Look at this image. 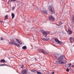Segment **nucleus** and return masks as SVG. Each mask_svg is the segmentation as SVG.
<instances>
[{"mask_svg": "<svg viewBox=\"0 0 74 74\" xmlns=\"http://www.w3.org/2000/svg\"><path fill=\"white\" fill-rule=\"evenodd\" d=\"M49 20H55V18L52 16H49Z\"/></svg>", "mask_w": 74, "mask_h": 74, "instance_id": "7", "label": "nucleus"}, {"mask_svg": "<svg viewBox=\"0 0 74 74\" xmlns=\"http://www.w3.org/2000/svg\"><path fill=\"white\" fill-rule=\"evenodd\" d=\"M38 50H39V52L42 53H45V51L44 49H38Z\"/></svg>", "mask_w": 74, "mask_h": 74, "instance_id": "4", "label": "nucleus"}, {"mask_svg": "<svg viewBox=\"0 0 74 74\" xmlns=\"http://www.w3.org/2000/svg\"><path fill=\"white\" fill-rule=\"evenodd\" d=\"M63 56L61 55L58 58V60L59 61H58V64H64V59H63Z\"/></svg>", "mask_w": 74, "mask_h": 74, "instance_id": "2", "label": "nucleus"}, {"mask_svg": "<svg viewBox=\"0 0 74 74\" xmlns=\"http://www.w3.org/2000/svg\"><path fill=\"white\" fill-rule=\"evenodd\" d=\"M7 66V65H6V64H1L0 65V66Z\"/></svg>", "mask_w": 74, "mask_h": 74, "instance_id": "23", "label": "nucleus"}, {"mask_svg": "<svg viewBox=\"0 0 74 74\" xmlns=\"http://www.w3.org/2000/svg\"><path fill=\"white\" fill-rule=\"evenodd\" d=\"M68 67H69V68H71V66H69Z\"/></svg>", "mask_w": 74, "mask_h": 74, "instance_id": "33", "label": "nucleus"}, {"mask_svg": "<svg viewBox=\"0 0 74 74\" xmlns=\"http://www.w3.org/2000/svg\"><path fill=\"white\" fill-rule=\"evenodd\" d=\"M66 71H67V72H69V68H67L66 69Z\"/></svg>", "mask_w": 74, "mask_h": 74, "instance_id": "24", "label": "nucleus"}, {"mask_svg": "<svg viewBox=\"0 0 74 74\" xmlns=\"http://www.w3.org/2000/svg\"><path fill=\"white\" fill-rule=\"evenodd\" d=\"M49 11H51V13L52 14H55V12L53 11H54V9L52 6L49 5Z\"/></svg>", "mask_w": 74, "mask_h": 74, "instance_id": "3", "label": "nucleus"}, {"mask_svg": "<svg viewBox=\"0 0 74 74\" xmlns=\"http://www.w3.org/2000/svg\"><path fill=\"white\" fill-rule=\"evenodd\" d=\"M31 71L32 72V73H36V72H37V70H36L33 69L32 70H31Z\"/></svg>", "mask_w": 74, "mask_h": 74, "instance_id": "16", "label": "nucleus"}, {"mask_svg": "<svg viewBox=\"0 0 74 74\" xmlns=\"http://www.w3.org/2000/svg\"><path fill=\"white\" fill-rule=\"evenodd\" d=\"M27 73V69H25L24 70H22L21 72V73L22 74H26Z\"/></svg>", "mask_w": 74, "mask_h": 74, "instance_id": "8", "label": "nucleus"}, {"mask_svg": "<svg viewBox=\"0 0 74 74\" xmlns=\"http://www.w3.org/2000/svg\"><path fill=\"white\" fill-rule=\"evenodd\" d=\"M54 73V72H52V74H53Z\"/></svg>", "mask_w": 74, "mask_h": 74, "instance_id": "36", "label": "nucleus"}, {"mask_svg": "<svg viewBox=\"0 0 74 74\" xmlns=\"http://www.w3.org/2000/svg\"><path fill=\"white\" fill-rule=\"evenodd\" d=\"M41 32L43 34H44L45 35V36H45V38H43L42 39V40H43V41H48V40H49V38H48L47 37V34H48L49 33V32L48 31H45L44 30H42L41 31Z\"/></svg>", "mask_w": 74, "mask_h": 74, "instance_id": "1", "label": "nucleus"}, {"mask_svg": "<svg viewBox=\"0 0 74 74\" xmlns=\"http://www.w3.org/2000/svg\"><path fill=\"white\" fill-rule=\"evenodd\" d=\"M11 15L12 16V19H13L14 17H15V14H14L12 13L11 14Z\"/></svg>", "mask_w": 74, "mask_h": 74, "instance_id": "14", "label": "nucleus"}, {"mask_svg": "<svg viewBox=\"0 0 74 74\" xmlns=\"http://www.w3.org/2000/svg\"><path fill=\"white\" fill-rule=\"evenodd\" d=\"M1 40H3V38H1Z\"/></svg>", "mask_w": 74, "mask_h": 74, "instance_id": "30", "label": "nucleus"}, {"mask_svg": "<svg viewBox=\"0 0 74 74\" xmlns=\"http://www.w3.org/2000/svg\"><path fill=\"white\" fill-rule=\"evenodd\" d=\"M72 67H74V65H71Z\"/></svg>", "mask_w": 74, "mask_h": 74, "instance_id": "32", "label": "nucleus"}, {"mask_svg": "<svg viewBox=\"0 0 74 74\" xmlns=\"http://www.w3.org/2000/svg\"><path fill=\"white\" fill-rule=\"evenodd\" d=\"M60 25L62 24V22H61V21H60Z\"/></svg>", "mask_w": 74, "mask_h": 74, "instance_id": "28", "label": "nucleus"}, {"mask_svg": "<svg viewBox=\"0 0 74 74\" xmlns=\"http://www.w3.org/2000/svg\"><path fill=\"white\" fill-rule=\"evenodd\" d=\"M36 72H37V74H42V73H40V72L38 71H36Z\"/></svg>", "mask_w": 74, "mask_h": 74, "instance_id": "19", "label": "nucleus"}, {"mask_svg": "<svg viewBox=\"0 0 74 74\" xmlns=\"http://www.w3.org/2000/svg\"><path fill=\"white\" fill-rule=\"evenodd\" d=\"M16 41H17V42L18 43V44H22V41H21L19 40L16 39Z\"/></svg>", "mask_w": 74, "mask_h": 74, "instance_id": "9", "label": "nucleus"}, {"mask_svg": "<svg viewBox=\"0 0 74 74\" xmlns=\"http://www.w3.org/2000/svg\"><path fill=\"white\" fill-rule=\"evenodd\" d=\"M12 42H9V43L10 44H12Z\"/></svg>", "mask_w": 74, "mask_h": 74, "instance_id": "31", "label": "nucleus"}, {"mask_svg": "<svg viewBox=\"0 0 74 74\" xmlns=\"http://www.w3.org/2000/svg\"><path fill=\"white\" fill-rule=\"evenodd\" d=\"M0 22H1V23H3V21H0Z\"/></svg>", "mask_w": 74, "mask_h": 74, "instance_id": "35", "label": "nucleus"}, {"mask_svg": "<svg viewBox=\"0 0 74 74\" xmlns=\"http://www.w3.org/2000/svg\"><path fill=\"white\" fill-rule=\"evenodd\" d=\"M15 45H16V46H17V47H20V45L18 44H17L16 43Z\"/></svg>", "mask_w": 74, "mask_h": 74, "instance_id": "22", "label": "nucleus"}, {"mask_svg": "<svg viewBox=\"0 0 74 74\" xmlns=\"http://www.w3.org/2000/svg\"><path fill=\"white\" fill-rule=\"evenodd\" d=\"M9 59H10V58H9Z\"/></svg>", "mask_w": 74, "mask_h": 74, "instance_id": "37", "label": "nucleus"}, {"mask_svg": "<svg viewBox=\"0 0 74 74\" xmlns=\"http://www.w3.org/2000/svg\"><path fill=\"white\" fill-rule=\"evenodd\" d=\"M59 55L57 53H56L54 56V58L55 59H58Z\"/></svg>", "mask_w": 74, "mask_h": 74, "instance_id": "10", "label": "nucleus"}, {"mask_svg": "<svg viewBox=\"0 0 74 74\" xmlns=\"http://www.w3.org/2000/svg\"><path fill=\"white\" fill-rule=\"evenodd\" d=\"M54 40L55 41L58 42L59 44H62V42L58 39L57 38H55L54 39Z\"/></svg>", "mask_w": 74, "mask_h": 74, "instance_id": "5", "label": "nucleus"}, {"mask_svg": "<svg viewBox=\"0 0 74 74\" xmlns=\"http://www.w3.org/2000/svg\"><path fill=\"white\" fill-rule=\"evenodd\" d=\"M21 68H22V69H23V65H22V66L21 67Z\"/></svg>", "mask_w": 74, "mask_h": 74, "instance_id": "29", "label": "nucleus"}, {"mask_svg": "<svg viewBox=\"0 0 74 74\" xmlns=\"http://www.w3.org/2000/svg\"><path fill=\"white\" fill-rule=\"evenodd\" d=\"M34 60H35V62H37L38 61V60L37 58H35Z\"/></svg>", "mask_w": 74, "mask_h": 74, "instance_id": "25", "label": "nucleus"}, {"mask_svg": "<svg viewBox=\"0 0 74 74\" xmlns=\"http://www.w3.org/2000/svg\"><path fill=\"white\" fill-rule=\"evenodd\" d=\"M62 33H63V34H65L66 33V32H65L64 31H62Z\"/></svg>", "mask_w": 74, "mask_h": 74, "instance_id": "26", "label": "nucleus"}, {"mask_svg": "<svg viewBox=\"0 0 74 74\" xmlns=\"http://www.w3.org/2000/svg\"><path fill=\"white\" fill-rule=\"evenodd\" d=\"M71 19H72L73 20H74V16L73 15H72L71 16Z\"/></svg>", "mask_w": 74, "mask_h": 74, "instance_id": "17", "label": "nucleus"}, {"mask_svg": "<svg viewBox=\"0 0 74 74\" xmlns=\"http://www.w3.org/2000/svg\"><path fill=\"white\" fill-rule=\"evenodd\" d=\"M16 44L15 42H12V44H13V45H15Z\"/></svg>", "mask_w": 74, "mask_h": 74, "instance_id": "20", "label": "nucleus"}, {"mask_svg": "<svg viewBox=\"0 0 74 74\" xmlns=\"http://www.w3.org/2000/svg\"><path fill=\"white\" fill-rule=\"evenodd\" d=\"M16 0H9V1H15Z\"/></svg>", "mask_w": 74, "mask_h": 74, "instance_id": "21", "label": "nucleus"}, {"mask_svg": "<svg viewBox=\"0 0 74 74\" xmlns=\"http://www.w3.org/2000/svg\"><path fill=\"white\" fill-rule=\"evenodd\" d=\"M41 11L43 12V13H44L45 14H47V15L48 14H47V12L45 10H41Z\"/></svg>", "mask_w": 74, "mask_h": 74, "instance_id": "12", "label": "nucleus"}, {"mask_svg": "<svg viewBox=\"0 0 74 74\" xmlns=\"http://www.w3.org/2000/svg\"><path fill=\"white\" fill-rule=\"evenodd\" d=\"M1 61H0V63H4L5 62V60H4L1 59Z\"/></svg>", "mask_w": 74, "mask_h": 74, "instance_id": "15", "label": "nucleus"}, {"mask_svg": "<svg viewBox=\"0 0 74 74\" xmlns=\"http://www.w3.org/2000/svg\"><path fill=\"white\" fill-rule=\"evenodd\" d=\"M22 49L24 50L26 49H27V47L26 46H24L22 47Z\"/></svg>", "mask_w": 74, "mask_h": 74, "instance_id": "13", "label": "nucleus"}, {"mask_svg": "<svg viewBox=\"0 0 74 74\" xmlns=\"http://www.w3.org/2000/svg\"><path fill=\"white\" fill-rule=\"evenodd\" d=\"M72 40H73V41H74V38L73 37H71L70 38V41H71V42L72 43L73 42V41H71Z\"/></svg>", "mask_w": 74, "mask_h": 74, "instance_id": "11", "label": "nucleus"}, {"mask_svg": "<svg viewBox=\"0 0 74 74\" xmlns=\"http://www.w3.org/2000/svg\"><path fill=\"white\" fill-rule=\"evenodd\" d=\"M15 8L14 7H13L12 8V10H14V9Z\"/></svg>", "mask_w": 74, "mask_h": 74, "instance_id": "27", "label": "nucleus"}, {"mask_svg": "<svg viewBox=\"0 0 74 74\" xmlns=\"http://www.w3.org/2000/svg\"><path fill=\"white\" fill-rule=\"evenodd\" d=\"M71 63H70L69 64V66H71Z\"/></svg>", "mask_w": 74, "mask_h": 74, "instance_id": "34", "label": "nucleus"}, {"mask_svg": "<svg viewBox=\"0 0 74 74\" xmlns=\"http://www.w3.org/2000/svg\"><path fill=\"white\" fill-rule=\"evenodd\" d=\"M5 19H8V15H6L5 17Z\"/></svg>", "mask_w": 74, "mask_h": 74, "instance_id": "18", "label": "nucleus"}, {"mask_svg": "<svg viewBox=\"0 0 74 74\" xmlns=\"http://www.w3.org/2000/svg\"><path fill=\"white\" fill-rule=\"evenodd\" d=\"M68 33L69 35H71L73 33V31H71L69 28H68Z\"/></svg>", "mask_w": 74, "mask_h": 74, "instance_id": "6", "label": "nucleus"}]
</instances>
